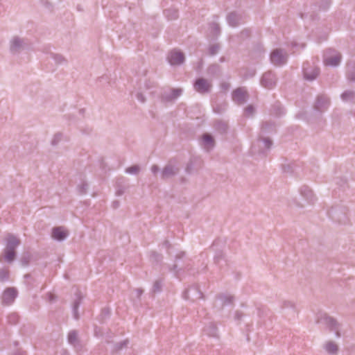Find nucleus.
I'll list each match as a JSON object with an SVG mask.
<instances>
[{
    "label": "nucleus",
    "mask_w": 355,
    "mask_h": 355,
    "mask_svg": "<svg viewBox=\"0 0 355 355\" xmlns=\"http://www.w3.org/2000/svg\"><path fill=\"white\" fill-rule=\"evenodd\" d=\"M6 245L3 257L8 263H12L16 258V248L20 245L21 241L12 234H8L6 238Z\"/></svg>",
    "instance_id": "f257e3e1"
},
{
    "label": "nucleus",
    "mask_w": 355,
    "mask_h": 355,
    "mask_svg": "<svg viewBox=\"0 0 355 355\" xmlns=\"http://www.w3.org/2000/svg\"><path fill=\"white\" fill-rule=\"evenodd\" d=\"M190 259L186 257V253L184 252H180L177 254L175 259V263L169 267V270L174 272L176 277H179V272L181 270L191 269V265L189 263Z\"/></svg>",
    "instance_id": "f03ea898"
},
{
    "label": "nucleus",
    "mask_w": 355,
    "mask_h": 355,
    "mask_svg": "<svg viewBox=\"0 0 355 355\" xmlns=\"http://www.w3.org/2000/svg\"><path fill=\"white\" fill-rule=\"evenodd\" d=\"M31 44L28 39L15 36L10 42V51L12 54L19 53L21 51L28 49Z\"/></svg>",
    "instance_id": "7ed1b4c3"
},
{
    "label": "nucleus",
    "mask_w": 355,
    "mask_h": 355,
    "mask_svg": "<svg viewBox=\"0 0 355 355\" xmlns=\"http://www.w3.org/2000/svg\"><path fill=\"white\" fill-rule=\"evenodd\" d=\"M318 322L324 323L329 328L330 331L335 332L337 338L340 337L341 335L339 330L340 324L335 318L329 316L327 313H322L318 317Z\"/></svg>",
    "instance_id": "20e7f679"
},
{
    "label": "nucleus",
    "mask_w": 355,
    "mask_h": 355,
    "mask_svg": "<svg viewBox=\"0 0 355 355\" xmlns=\"http://www.w3.org/2000/svg\"><path fill=\"white\" fill-rule=\"evenodd\" d=\"M328 215L334 221L340 224L347 222V210L345 207H333L328 211Z\"/></svg>",
    "instance_id": "39448f33"
},
{
    "label": "nucleus",
    "mask_w": 355,
    "mask_h": 355,
    "mask_svg": "<svg viewBox=\"0 0 355 355\" xmlns=\"http://www.w3.org/2000/svg\"><path fill=\"white\" fill-rule=\"evenodd\" d=\"M302 71L304 78L309 81L315 80L320 74V69L314 63L305 62L303 64Z\"/></svg>",
    "instance_id": "423d86ee"
},
{
    "label": "nucleus",
    "mask_w": 355,
    "mask_h": 355,
    "mask_svg": "<svg viewBox=\"0 0 355 355\" xmlns=\"http://www.w3.org/2000/svg\"><path fill=\"white\" fill-rule=\"evenodd\" d=\"M226 20L229 26L236 27L246 21V15L243 12L232 11L227 15Z\"/></svg>",
    "instance_id": "0eeeda50"
},
{
    "label": "nucleus",
    "mask_w": 355,
    "mask_h": 355,
    "mask_svg": "<svg viewBox=\"0 0 355 355\" xmlns=\"http://www.w3.org/2000/svg\"><path fill=\"white\" fill-rule=\"evenodd\" d=\"M193 88L201 94H209L211 91L212 83L205 78H197L193 82Z\"/></svg>",
    "instance_id": "6e6552de"
},
{
    "label": "nucleus",
    "mask_w": 355,
    "mask_h": 355,
    "mask_svg": "<svg viewBox=\"0 0 355 355\" xmlns=\"http://www.w3.org/2000/svg\"><path fill=\"white\" fill-rule=\"evenodd\" d=\"M288 54L282 49H275L270 53V61L275 66H282L287 62Z\"/></svg>",
    "instance_id": "1a4fd4ad"
},
{
    "label": "nucleus",
    "mask_w": 355,
    "mask_h": 355,
    "mask_svg": "<svg viewBox=\"0 0 355 355\" xmlns=\"http://www.w3.org/2000/svg\"><path fill=\"white\" fill-rule=\"evenodd\" d=\"M277 77L272 71H268L265 72L260 80L261 86L268 89H273L277 85Z\"/></svg>",
    "instance_id": "9d476101"
},
{
    "label": "nucleus",
    "mask_w": 355,
    "mask_h": 355,
    "mask_svg": "<svg viewBox=\"0 0 355 355\" xmlns=\"http://www.w3.org/2000/svg\"><path fill=\"white\" fill-rule=\"evenodd\" d=\"M342 55L340 53L336 52L334 50L329 49L324 58V63L325 65L337 67L341 61Z\"/></svg>",
    "instance_id": "9b49d317"
},
{
    "label": "nucleus",
    "mask_w": 355,
    "mask_h": 355,
    "mask_svg": "<svg viewBox=\"0 0 355 355\" xmlns=\"http://www.w3.org/2000/svg\"><path fill=\"white\" fill-rule=\"evenodd\" d=\"M182 296L185 300L195 301L204 298L203 293L200 291L198 286L193 285L184 290Z\"/></svg>",
    "instance_id": "f8f14e48"
},
{
    "label": "nucleus",
    "mask_w": 355,
    "mask_h": 355,
    "mask_svg": "<svg viewBox=\"0 0 355 355\" xmlns=\"http://www.w3.org/2000/svg\"><path fill=\"white\" fill-rule=\"evenodd\" d=\"M232 98L235 103L241 105L248 101L249 95L244 87H238L232 92Z\"/></svg>",
    "instance_id": "ddd939ff"
},
{
    "label": "nucleus",
    "mask_w": 355,
    "mask_h": 355,
    "mask_svg": "<svg viewBox=\"0 0 355 355\" xmlns=\"http://www.w3.org/2000/svg\"><path fill=\"white\" fill-rule=\"evenodd\" d=\"M180 168L178 166L172 164V162L170 161L161 171V179L163 180H167L169 178H171L179 173Z\"/></svg>",
    "instance_id": "4468645a"
},
{
    "label": "nucleus",
    "mask_w": 355,
    "mask_h": 355,
    "mask_svg": "<svg viewBox=\"0 0 355 355\" xmlns=\"http://www.w3.org/2000/svg\"><path fill=\"white\" fill-rule=\"evenodd\" d=\"M18 295V291L15 287L6 288L2 295V303L4 305H11Z\"/></svg>",
    "instance_id": "2eb2a0df"
},
{
    "label": "nucleus",
    "mask_w": 355,
    "mask_h": 355,
    "mask_svg": "<svg viewBox=\"0 0 355 355\" xmlns=\"http://www.w3.org/2000/svg\"><path fill=\"white\" fill-rule=\"evenodd\" d=\"M183 92L181 88L171 89L170 92H164L161 94V101L164 103L173 102L180 97Z\"/></svg>",
    "instance_id": "dca6fc26"
},
{
    "label": "nucleus",
    "mask_w": 355,
    "mask_h": 355,
    "mask_svg": "<svg viewBox=\"0 0 355 355\" xmlns=\"http://www.w3.org/2000/svg\"><path fill=\"white\" fill-rule=\"evenodd\" d=\"M168 60L171 65H180L184 63L185 56L182 51L174 49L170 52Z\"/></svg>",
    "instance_id": "f3484780"
},
{
    "label": "nucleus",
    "mask_w": 355,
    "mask_h": 355,
    "mask_svg": "<svg viewBox=\"0 0 355 355\" xmlns=\"http://www.w3.org/2000/svg\"><path fill=\"white\" fill-rule=\"evenodd\" d=\"M234 301V296L221 293L216 296V306H218L217 304L219 303L218 306L220 309H223L225 306L233 304Z\"/></svg>",
    "instance_id": "a211bd4d"
},
{
    "label": "nucleus",
    "mask_w": 355,
    "mask_h": 355,
    "mask_svg": "<svg viewBox=\"0 0 355 355\" xmlns=\"http://www.w3.org/2000/svg\"><path fill=\"white\" fill-rule=\"evenodd\" d=\"M276 132V125L274 122L272 121H264L261 124V130L259 135L261 137L267 136Z\"/></svg>",
    "instance_id": "6ab92c4d"
},
{
    "label": "nucleus",
    "mask_w": 355,
    "mask_h": 355,
    "mask_svg": "<svg viewBox=\"0 0 355 355\" xmlns=\"http://www.w3.org/2000/svg\"><path fill=\"white\" fill-rule=\"evenodd\" d=\"M329 105V98L325 95H320L317 98L314 107L316 110L322 112L327 109Z\"/></svg>",
    "instance_id": "aec40b11"
},
{
    "label": "nucleus",
    "mask_w": 355,
    "mask_h": 355,
    "mask_svg": "<svg viewBox=\"0 0 355 355\" xmlns=\"http://www.w3.org/2000/svg\"><path fill=\"white\" fill-rule=\"evenodd\" d=\"M69 233L67 230H64L62 227H56L53 228L52 237L58 241H62L67 239Z\"/></svg>",
    "instance_id": "412c9836"
},
{
    "label": "nucleus",
    "mask_w": 355,
    "mask_h": 355,
    "mask_svg": "<svg viewBox=\"0 0 355 355\" xmlns=\"http://www.w3.org/2000/svg\"><path fill=\"white\" fill-rule=\"evenodd\" d=\"M300 194L303 198L307 200L308 202L313 204L316 198L313 193V191L307 186H302L300 189Z\"/></svg>",
    "instance_id": "4be33fe9"
},
{
    "label": "nucleus",
    "mask_w": 355,
    "mask_h": 355,
    "mask_svg": "<svg viewBox=\"0 0 355 355\" xmlns=\"http://www.w3.org/2000/svg\"><path fill=\"white\" fill-rule=\"evenodd\" d=\"M213 127L214 128L215 130L217 131L220 135H225L227 134L229 125L227 122L221 120V119H217L214 122Z\"/></svg>",
    "instance_id": "5701e85b"
},
{
    "label": "nucleus",
    "mask_w": 355,
    "mask_h": 355,
    "mask_svg": "<svg viewBox=\"0 0 355 355\" xmlns=\"http://www.w3.org/2000/svg\"><path fill=\"white\" fill-rule=\"evenodd\" d=\"M203 332L209 337L218 338V328L213 322H209L204 329Z\"/></svg>",
    "instance_id": "b1692460"
},
{
    "label": "nucleus",
    "mask_w": 355,
    "mask_h": 355,
    "mask_svg": "<svg viewBox=\"0 0 355 355\" xmlns=\"http://www.w3.org/2000/svg\"><path fill=\"white\" fill-rule=\"evenodd\" d=\"M67 341L74 347L80 346V340L78 336V331L76 330H71L69 332L67 335Z\"/></svg>",
    "instance_id": "393cba45"
},
{
    "label": "nucleus",
    "mask_w": 355,
    "mask_h": 355,
    "mask_svg": "<svg viewBox=\"0 0 355 355\" xmlns=\"http://www.w3.org/2000/svg\"><path fill=\"white\" fill-rule=\"evenodd\" d=\"M164 284V279L159 277L157 279L153 284L151 288V293L153 295L160 293L162 291V288Z\"/></svg>",
    "instance_id": "a878e982"
},
{
    "label": "nucleus",
    "mask_w": 355,
    "mask_h": 355,
    "mask_svg": "<svg viewBox=\"0 0 355 355\" xmlns=\"http://www.w3.org/2000/svg\"><path fill=\"white\" fill-rule=\"evenodd\" d=\"M347 78L350 82H355V62L350 61L347 64Z\"/></svg>",
    "instance_id": "bb28decb"
},
{
    "label": "nucleus",
    "mask_w": 355,
    "mask_h": 355,
    "mask_svg": "<svg viewBox=\"0 0 355 355\" xmlns=\"http://www.w3.org/2000/svg\"><path fill=\"white\" fill-rule=\"evenodd\" d=\"M202 140L205 148H213L215 146V140L214 137L209 133H204L202 135Z\"/></svg>",
    "instance_id": "cd10ccee"
},
{
    "label": "nucleus",
    "mask_w": 355,
    "mask_h": 355,
    "mask_svg": "<svg viewBox=\"0 0 355 355\" xmlns=\"http://www.w3.org/2000/svg\"><path fill=\"white\" fill-rule=\"evenodd\" d=\"M258 141H261L263 143L264 150H262L260 151V153L261 154H266V151L270 149V148L272 146V139L267 136H263L261 137V135H259Z\"/></svg>",
    "instance_id": "c85d7f7f"
},
{
    "label": "nucleus",
    "mask_w": 355,
    "mask_h": 355,
    "mask_svg": "<svg viewBox=\"0 0 355 355\" xmlns=\"http://www.w3.org/2000/svg\"><path fill=\"white\" fill-rule=\"evenodd\" d=\"M76 300H74L73 303V317L76 320H78L79 318V315H78V308L81 304V302H82V300H83V297L81 296L80 293H76Z\"/></svg>",
    "instance_id": "c756f323"
},
{
    "label": "nucleus",
    "mask_w": 355,
    "mask_h": 355,
    "mask_svg": "<svg viewBox=\"0 0 355 355\" xmlns=\"http://www.w3.org/2000/svg\"><path fill=\"white\" fill-rule=\"evenodd\" d=\"M326 352L331 355H336L338 352V346L333 341H328L324 346Z\"/></svg>",
    "instance_id": "7c9ffc66"
},
{
    "label": "nucleus",
    "mask_w": 355,
    "mask_h": 355,
    "mask_svg": "<svg viewBox=\"0 0 355 355\" xmlns=\"http://www.w3.org/2000/svg\"><path fill=\"white\" fill-rule=\"evenodd\" d=\"M284 108L282 107L279 102H276L272 106L271 114L276 116H281L284 114Z\"/></svg>",
    "instance_id": "2f4dec72"
},
{
    "label": "nucleus",
    "mask_w": 355,
    "mask_h": 355,
    "mask_svg": "<svg viewBox=\"0 0 355 355\" xmlns=\"http://www.w3.org/2000/svg\"><path fill=\"white\" fill-rule=\"evenodd\" d=\"M341 98L345 102L355 103V92L352 90H346L341 94Z\"/></svg>",
    "instance_id": "473e14b6"
},
{
    "label": "nucleus",
    "mask_w": 355,
    "mask_h": 355,
    "mask_svg": "<svg viewBox=\"0 0 355 355\" xmlns=\"http://www.w3.org/2000/svg\"><path fill=\"white\" fill-rule=\"evenodd\" d=\"M164 15L168 20H174L178 18V10L175 8H168L164 10Z\"/></svg>",
    "instance_id": "72a5a7b5"
},
{
    "label": "nucleus",
    "mask_w": 355,
    "mask_h": 355,
    "mask_svg": "<svg viewBox=\"0 0 355 355\" xmlns=\"http://www.w3.org/2000/svg\"><path fill=\"white\" fill-rule=\"evenodd\" d=\"M49 56L57 64H66L68 62L67 60L61 54L51 53Z\"/></svg>",
    "instance_id": "f704fd0d"
},
{
    "label": "nucleus",
    "mask_w": 355,
    "mask_h": 355,
    "mask_svg": "<svg viewBox=\"0 0 355 355\" xmlns=\"http://www.w3.org/2000/svg\"><path fill=\"white\" fill-rule=\"evenodd\" d=\"M129 344L128 339L121 340L119 343H116L113 345L112 351L117 352L124 348H126Z\"/></svg>",
    "instance_id": "c9c22d12"
},
{
    "label": "nucleus",
    "mask_w": 355,
    "mask_h": 355,
    "mask_svg": "<svg viewBox=\"0 0 355 355\" xmlns=\"http://www.w3.org/2000/svg\"><path fill=\"white\" fill-rule=\"evenodd\" d=\"M220 72V67L218 64H211L207 69V73L213 76H218Z\"/></svg>",
    "instance_id": "e433bc0d"
},
{
    "label": "nucleus",
    "mask_w": 355,
    "mask_h": 355,
    "mask_svg": "<svg viewBox=\"0 0 355 355\" xmlns=\"http://www.w3.org/2000/svg\"><path fill=\"white\" fill-rule=\"evenodd\" d=\"M88 184L85 181H83L77 186V191L79 195H85L87 192Z\"/></svg>",
    "instance_id": "4c0bfd02"
},
{
    "label": "nucleus",
    "mask_w": 355,
    "mask_h": 355,
    "mask_svg": "<svg viewBox=\"0 0 355 355\" xmlns=\"http://www.w3.org/2000/svg\"><path fill=\"white\" fill-rule=\"evenodd\" d=\"M209 28L211 29V33L217 37L220 34V25L216 22H211L209 24Z\"/></svg>",
    "instance_id": "58836bf2"
},
{
    "label": "nucleus",
    "mask_w": 355,
    "mask_h": 355,
    "mask_svg": "<svg viewBox=\"0 0 355 355\" xmlns=\"http://www.w3.org/2000/svg\"><path fill=\"white\" fill-rule=\"evenodd\" d=\"M316 3L320 10H326L329 7V6L331 4V1L330 0H318Z\"/></svg>",
    "instance_id": "ea45409f"
},
{
    "label": "nucleus",
    "mask_w": 355,
    "mask_h": 355,
    "mask_svg": "<svg viewBox=\"0 0 355 355\" xmlns=\"http://www.w3.org/2000/svg\"><path fill=\"white\" fill-rule=\"evenodd\" d=\"M31 259H32V255L30 253L26 252L23 254L20 261H21V265L23 266L26 267V266H28Z\"/></svg>",
    "instance_id": "a19ab883"
},
{
    "label": "nucleus",
    "mask_w": 355,
    "mask_h": 355,
    "mask_svg": "<svg viewBox=\"0 0 355 355\" xmlns=\"http://www.w3.org/2000/svg\"><path fill=\"white\" fill-rule=\"evenodd\" d=\"M140 171V167L139 165H132L130 167H128L126 169H125V172L127 173H129V174H134V175H136V174H138Z\"/></svg>",
    "instance_id": "79ce46f5"
},
{
    "label": "nucleus",
    "mask_w": 355,
    "mask_h": 355,
    "mask_svg": "<svg viewBox=\"0 0 355 355\" xmlns=\"http://www.w3.org/2000/svg\"><path fill=\"white\" fill-rule=\"evenodd\" d=\"M220 44H214L212 45H211L209 47V54L210 55H214L216 54H217L220 50Z\"/></svg>",
    "instance_id": "37998d69"
},
{
    "label": "nucleus",
    "mask_w": 355,
    "mask_h": 355,
    "mask_svg": "<svg viewBox=\"0 0 355 355\" xmlns=\"http://www.w3.org/2000/svg\"><path fill=\"white\" fill-rule=\"evenodd\" d=\"M63 134L62 132H57L54 135L53 138L51 141L52 146H56L63 139Z\"/></svg>",
    "instance_id": "c03bdc74"
},
{
    "label": "nucleus",
    "mask_w": 355,
    "mask_h": 355,
    "mask_svg": "<svg viewBox=\"0 0 355 355\" xmlns=\"http://www.w3.org/2000/svg\"><path fill=\"white\" fill-rule=\"evenodd\" d=\"M252 31L250 28H244L243 31H241L239 34V37L241 40H245L246 39H248L251 36Z\"/></svg>",
    "instance_id": "a18cd8bd"
},
{
    "label": "nucleus",
    "mask_w": 355,
    "mask_h": 355,
    "mask_svg": "<svg viewBox=\"0 0 355 355\" xmlns=\"http://www.w3.org/2000/svg\"><path fill=\"white\" fill-rule=\"evenodd\" d=\"M282 309H291L293 313L295 312V304L290 301H284L282 304Z\"/></svg>",
    "instance_id": "49530a36"
},
{
    "label": "nucleus",
    "mask_w": 355,
    "mask_h": 355,
    "mask_svg": "<svg viewBox=\"0 0 355 355\" xmlns=\"http://www.w3.org/2000/svg\"><path fill=\"white\" fill-rule=\"evenodd\" d=\"M255 113V108L252 105H248L244 110V114L246 116H253Z\"/></svg>",
    "instance_id": "de8ad7c7"
},
{
    "label": "nucleus",
    "mask_w": 355,
    "mask_h": 355,
    "mask_svg": "<svg viewBox=\"0 0 355 355\" xmlns=\"http://www.w3.org/2000/svg\"><path fill=\"white\" fill-rule=\"evenodd\" d=\"M19 321V316L16 313H11L8 316V322L11 324H16Z\"/></svg>",
    "instance_id": "09e8293b"
},
{
    "label": "nucleus",
    "mask_w": 355,
    "mask_h": 355,
    "mask_svg": "<svg viewBox=\"0 0 355 355\" xmlns=\"http://www.w3.org/2000/svg\"><path fill=\"white\" fill-rule=\"evenodd\" d=\"M9 279V271L5 269L0 270V281L6 282Z\"/></svg>",
    "instance_id": "8fccbe9b"
},
{
    "label": "nucleus",
    "mask_w": 355,
    "mask_h": 355,
    "mask_svg": "<svg viewBox=\"0 0 355 355\" xmlns=\"http://www.w3.org/2000/svg\"><path fill=\"white\" fill-rule=\"evenodd\" d=\"M150 257L157 263L161 262L162 261V259H163L162 255L161 254L155 252V251H153L151 252Z\"/></svg>",
    "instance_id": "3c124183"
},
{
    "label": "nucleus",
    "mask_w": 355,
    "mask_h": 355,
    "mask_svg": "<svg viewBox=\"0 0 355 355\" xmlns=\"http://www.w3.org/2000/svg\"><path fill=\"white\" fill-rule=\"evenodd\" d=\"M124 180V178H120V179H119L117 180V188H116V195L117 196H122L124 193L125 188L119 185V181L120 180Z\"/></svg>",
    "instance_id": "603ef678"
},
{
    "label": "nucleus",
    "mask_w": 355,
    "mask_h": 355,
    "mask_svg": "<svg viewBox=\"0 0 355 355\" xmlns=\"http://www.w3.org/2000/svg\"><path fill=\"white\" fill-rule=\"evenodd\" d=\"M224 259H225V257H224V254H223V252H218L214 257V263L218 265L220 261L221 260H224Z\"/></svg>",
    "instance_id": "864d4df0"
},
{
    "label": "nucleus",
    "mask_w": 355,
    "mask_h": 355,
    "mask_svg": "<svg viewBox=\"0 0 355 355\" xmlns=\"http://www.w3.org/2000/svg\"><path fill=\"white\" fill-rule=\"evenodd\" d=\"M243 313L241 311H236L234 315V319L237 321L241 320L243 317Z\"/></svg>",
    "instance_id": "5fc2aeb1"
},
{
    "label": "nucleus",
    "mask_w": 355,
    "mask_h": 355,
    "mask_svg": "<svg viewBox=\"0 0 355 355\" xmlns=\"http://www.w3.org/2000/svg\"><path fill=\"white\" fill-rule=\"evenodd\" d=\"M135 295H136V297L138 300H140L141 296L144 293V290L142 288H136L135 290Z\"/></svg>",
    "instance_id": "6e6d98bb"
},
{
    "label": "nucleus",
    "mask_w": 355,
    "mask_h": 355,
    "mask_svg": "<svg viewBox=\"0 0 355 355\" xmlns=\"http://www.w3.org/2000/svg\"><path fill=\"white\" fill-rule=\"evenodd\" d=\"M193 164L191 161H190L187 165V167H186V172L187 173H191L192 170H193Z\"/></svg>",
    "instance_id": "4d7b16f0"
},
{
    "label": "nucleus",
    "mask_w": 355,
    "mask_h": 355,
    "mask_svg": "<svg viewBox=\"0 0 355 355\" xmlns=\"http://www.w3.org/2000/svg\"><path fill=\"white\" fill-rule=\"evenodd\" d=\"M150 171L155 175L159 171V167L156 164H153L150 168Z\"/></svg>",
    "instance_id": "13d9d810"
},
{
    "label": "nucleus",
    "mask_w": 355,
    "mask_h": 355,
    "mask_svg": "<svg viewBox=\"0 0 355 355\" xmlns=\"http://www.w3.org/2000/svg\"><path fill=\"white\" fill-rule=\"evenodd\" d=\"M101 314L104 316V317H109L110 315V310L109 308H104L103 310H102V312H101Z\"/></svg>",
    "instance_id": "bf43d9fd"
},
{
    "label": "nucleus",
    "mask_w": 355,
    "mask_h": 355,
    "mask_svg": "<svg viewBox=\"0 0 355 355\" xmlns=\"http://www.w3.org/2000/svg\"><path fill=\"white\" fill-rule=\"evenodd\" d=\"M283 171L285 173H292L293 172V168H292V166L291 165H289V164L284 165V167H283Z\"/></svg>",
    "instance_id": "052dcab7"
},
{
    "label": "nucleus",
    "mask_w": 355,
    "mask_h": 355,
    "mask_svg": "<svg viewBox=\"0 0 355 355\" xmlns=\"http://www.w3.org/2000/svg\"><path fill=\"white\" fill-rule=\"evenodd\" d=\"M224 110H225V108H222L220 106H218V105L214 107V112H216L217 114H221Z\"/></svg>",
    "instance_id": "680f3d73"
},
{
    "label": "nucleus",
    "mask_w": 355,
    "mask_h": 355,
    "mask_svg": "<svg viewBox=\"0 0 355 355\" xmlns=\"http://www.w3.org/2000/svg\"><path fill=\"white\" fill-rule=\"evenodd\" d=\"M137 98L141 103H144L146 101V98L141 93H138L137 94Z\"/></svg>",
    "instance_id": "e2e57ef3"
},
{
    "label": "nucleus",
    "mask_w": 355,
    "mask_h": 355,
    "mask_svg": "<svg viewBox=\"0 0 355 355\" xmlns=\"http://www.w3.org/2000/svg\"><path fill=\"white\" fill-rule=\"evenodd\" d=\"M162 245L167 249H169L171 247V244L170 243L168 240H165L162 243Z\"/></svg>",
    "instance_id": "0e129e2a"
},
{
    "label": "nucleus",
    "mask_w": 355,
    "mask_h": 355,
    "mask_svg": "<svg viewBox=\"0 0 355 355\" xmlns=\"http://www.w3.org/2000/svg\"><path fill=\"white\" fill-rule=\"evenodd\" d=\"M230 87V84L229 83H223L221 84V88L224 90H227Z\"/></svg>",
    "instance_id": "69168bd1"
},
{
    "label": "nucleus",
    "mask_w": 355,
    "mask_h": 355,
    "mask_svg": "<svg viewBox=\"0 0 355 355\" xmlns=\"http://www.w3.org/2000/svg\"><path fill=\"white\" fill-rule=\"evenodd\" d=\"M35 282V279L32 277V279H30L29 281L26 282V284L30 287H33V284Z\"/></svg>",
    "instance_id": "338daca9"
},
{
    "label": "nucleus",
    "mask_w": 355,
    "mask_h": 355,
    "mask_svg": "<svg viewBox=\"0 0 355 355\" xmlns=\"http://www.w3.org/2000/svg\"><path fill=\"white\" fill-rule=\"evenodd\" d=\"M112 207H113V208H114V209L118 208V207H119V201H114V202H112Z\"/></svg>",
    "instance_id": "774afa93"
}]
</instances>
